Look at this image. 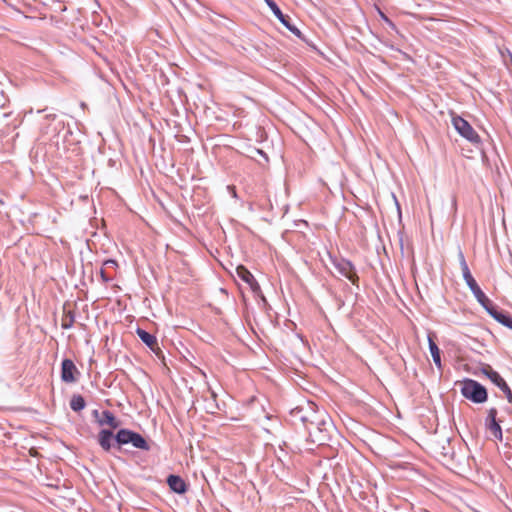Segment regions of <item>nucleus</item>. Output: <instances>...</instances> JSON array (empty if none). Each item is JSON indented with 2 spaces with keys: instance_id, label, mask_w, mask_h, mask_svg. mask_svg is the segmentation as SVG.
Wrapping results in <instances>:
<instances>
[{
  "instance_id": "6ab92c4d",
  "label": "nucleus",
  "mask_w": 512,
  "mask_h": 512,
  "mask_svg": "<svg viewBox=\"0 0 512 512\" xmlns=\"http://www.w3.org/2000/svg\"><path fill=\"white\" fill-rule=\"evenodd\" d=\"M86 406V402H85V399L79 395V394H74L70 400V407L73 411L75 412H79L81 410H83Z\"/></svg>"
},
{
  "instance_id": "c85d7f7f",
  "label": "nucleus",
  "mask_w": 512,
  "mask_h": 512,
  "mask_svg": "<svg viewBox=\"0 0 512 512\" xmlns=\"http://www.w3.org/2000/svg\"><path fill=\"white\" fill-rule=\"evenodd\" d=\"M55 117H56V115H54V114L45 116L46 119H55Z\"/></svg>"
},
{
  "instance_id": "cd10ccee",
  "label": "nucleus",
  "mask_w": 512,
  "mask_h": 512,
  "mask_svg": "<svg viewBox=\"0 0 512 512\" xmlns=\"http://www.w3.org/2000/svg\"><path fill=\"white\" fill-rule=\"evenodd\" d=\"M256 151H257V153H258L259 155H262V156H264L265 158H267V157H266V154H265L262 150L257 149Z\"/></svg>"
},
{
  "instance_id": "9b49d317",
  "label": "nucleus",
  "mask_w": 512,
  "mask_h": 512,
  "mask_svg": "<svg viewBox=\"0 0 512 512\" xmlns=\"http://www.w3.org/2000/svg\"><path fill=\"white\" fill-rule=\"evenodd\" d=\"M236 274L241 280L247 283L253 291H257L260 289V286L256 279L254 278V276L252 275V273L243 265H239L236 268Z\"/></svg>"
},
{
  "instance_id": "4be33fe9",
  "label": "nucleus",
  "mask_w": 512,
  "mask_h": 512,
  "mask_svg": "<svg viewBox=\"0 0 512 512\" xmlns=\"http://www.w3.org/2000/svg\"><path fill=\"white\" fill-rule=\"evenodd\" d=\"M496 417H497V409L496 408H490L489 411H488L487 418H486V424L498 421L496 419Z\"/></svg>"
},
{
  "instance_id": "bb28decb",
  "label": "nucleus",
  "mask_w": 512,
  "mask_h": 512,
  "mask_svg": "<svg viewBox=\"0 0 512 512\" xmlns=\"http://www.w3.org/2000/svg\"><path fill=\"white\" fill-rule=\"evenodd\" d=\"M92 416L96 419V421L101 419V413L97 409L92 411Z\"/></svg>"
},
{
  "instance_id": "f8f14e48",
  "label": "nucleus",
  "mask_w": 512,
  "mask_h": 512,
  "mask_svg": "<svg viewBox=\"0 0 512 512\" xmlns=\"http://www.w3.org/2000/svg\"><path fill=\"white\" fill-rule=\"evenodd\" d=\"M136 334L141 339V341L144 344H146L153 352H155L156 354H158V352H161L158 345V341L154 335L150 334L149 332L141 328H137Z\"/></svg>"
},
{
  "instance_id": "9d476101",
  "label": "nucleus",
  "mask_w": 512,
  "mask_h": 512,
  "mask_svg": "<svg viewBox=\"0 0 512 512\" xmlns=\"http://www.w3.org/2000/svg\"><path fill=\"white\" fill-rule=\"evenodd\" d=\"M490 381L495 384L506 396L507 401L512 405V391L506 381L501 377L498 372H490Z\"/></svg>"
},
{
  "instance_id": "aec40b11",
  "label": "nucleus",
  "mask_w": 512,
  "mask_h": 512,
  "mask_svg": "<svg viewBox=\"0 0 512 512\" xmlns=\"http://www.w3.org/2000/svg\"><path fill=\"white\" fill-rule=\"evenodd\" d=\"M75 322V314L73 311H67L64 313L61 321V327L65 330L70 329Z\"/></svg>"
},
{
  "instance_id": "7ed1b4c3",
  "label": "nucleus",
  "mask_w": 512,
  "mask_h": 512,
  "mask_svg": "<svg viewBox=\"0 0 512 512\" xmlns=\"http://www.w3.org/2000/svg\"><path fill=\"white\" fill-rule=\"evenodd\" d=\"M291 415L295 420H300L308 429L309 426L314 425L322 417V411H318L316 404L313 402H307L305 405L293 409Z\"/></svg>"
},
{
  "instance_id": "ddd939ff",
  "label": "nucleus",
  "mask_w": 512,
  "mask_h": 512,
  "mask_svg": "<svg viewBox=\"0 0 512 512\" xmlns=\"http://www.w3.org/2000/svg\"><path fill=\"white\" fill-rule=\"evenodd\" d=\"M167 484L177 494H184L188 489L185 481L180 476L174 474L167 477Z\"/></svg>"
},
{
  "instance_id": "412c9836",
  "label": "nucleus",
  "mask_w": 512,
  "mask_h": 512,
  "mask_svg": "<svg viewBox=\"0 0 512 512\" xmlns=\"http://www.w3.org/2000/svg\"><path fill=\"white\" fill-rule=\"evenodd\" d=\"M487 428L491 431L492 435L498 439V440H502V429H501V426L499 424V421H495V422H491V423H488L486 424Z\"/></svg>"
},
{
  "instance_id": "c756f323",
  "label": "nucleus",
  "mask_w": 512,
  "mask_h": 512,
  "mask_svg": "<svg viewBox=\"0 0 512 512\" xmlns=\"http://www.w3.org/2000/svg\"><path fill=\"white\" fill-rule=\"evenodd\" d=\"M444 456H447L449 454V452H443L442 453Z\"/></svg>"
},
{
  "instance_id": "6e6552de",
  "label": "nucleus",
  "mask_w": 512,
  "mask_h": 512,
  "mask_svg": "<svg viewBox=\"0 0 512 512\" xmlns=\"http://www.w3.org/2000/svg\"><path fill=\"white\" fill-rule=\"evenodd\" d=\"M486 312L497 322L512 330V315L503 310H499L494 304L489 308L486 307Z\"/></svg>"
},
{
  "instance_id": "0eeeda50",
  "label": "nucleus",
  "mask_w": 512,
  "mask_h": 512,
  "mask_svg": "<svg viewBox=\"0 0 512 512\" xmlns=\"http://www.w3.org/2000/svg\"><path fill=\"white\" fill-rule=\"evenodd\" d=\"M333 266L337 270V272L350 280L353 284H355L358 281V276L356 274L355 268L353 264L346 259H333L332 260Z\"/></svg>"
},
{
  "instance_id": "2eb2a0df",
  "label": "nucleus",
  "mask_w": 512,
  "mask_h": 512,
  "mask_svg": "<svg viewBox=\"0 0 512 512\" xmlns=\"http://www.w3.org/2000/svg\"><path fill=\"white\" fill-rule=\"evenodd\" d=\"M97 423L100 426L108 425L111 430L120 426V421L109 410H104L101 412V419H98Z\"/></svg>"
},
{
  "instance_id": "b1692460",
  "label": "nucleus",
  "mask_w": 512,
  "mask_h": 512,
  "mask_svg": "<svg viewBox=\"0 0 512 512\" xmlns=\"http://www.w3.org/2000/svg\"><path fill=\"white\" fill-rule=\"evenodd\" d=\"M482 372L484 375H486L488 378H489V375L490 372H496L495 370L492 369V367L488 364H486L483 368H482Z\"/></svg>"
},
{
  "instance_id": "4468645a",
  "label": "nucleus",
  "mask_w": 512,
  "mask_h": 512,
  "mask_svg": "<svg viewBox=\"0 0 512 512\" xmlns=\"http://www.w3.org/2000/svg\"><path fill=\"white\" fill-rule=\"evenodd\" d=\"M115 435L111 429H102L98 434V443L104 451H109L113 446Z\"/></svg>"
},
{
  "instance_id": "f257e3e1",
  "label": "nucleus",
  "mask_w": 512,
  "mask_h": 512,
  "mask_svg": "<svg viewBox=\"0 0 512 512\" xmlns=\"http://www.w3.org/2000/svg\"><path fill=\"white\" fill-rule=\"evenodd\" d=\"M458 258L465 283L471 290L472 294L474 295L478 303L486 310V307L489 308L493 304V302L485 295V293L482 291V289L479 287L476 280L472 276L462 251H459Z\"/></svg>"
},
{
  "instance_id": "a878e982",
  "label": "nucleus",
  "mask_w": 512,
  "mask_h": 512,
  "mask_svg": "<svg viewBox=\"0 0 512 512\" xmlns=\"http://www.w3.org/2000/svg\"><path fill=\"white\" fill-rule=\"evenodd\" d=\"M101 278H102V280H103L104 282H109V281L111 280V279H110V277H108V276L106 275V273H105V271H104L103 269L101 270Z\"/></svg>"
},
{
  "instance_id": "393cba45",
  "label": "nucleus",
  "mask_w": 512,
  "mask_h": 512,
  "mask_svg": "<svg viewBox=\"0 0 512 512\" xmlns=\"http://www.w3.org/2000/svg\"><path fill=\"white\" fill-rule=\"evenodd\" d=\"M106 266H117V262L115 260L109 259L104 262Z\"/></svg>"
},
{
  "instance_id": "dca6fc26",
  "label": "nucleus",
  "mask_w": 512,
  "mask_h": 512,
  "mask_svg": "<svg viewBox=\"0 0 512 512\" xmlns=\"http://www.w3.org/2000/svg\"><path fill=\"white\" fill-rule=\"evenodd\" d=\"M434 337H435L434 334H432V333L428 334L429 350H430L433 362L439 369H441L442 363H441L440 349L438 348L437 344L435 343Z\"/></svg>"
},
{
  "instance_id": "a211bd4d",
  "label": "nucleus",
  "mask_w": 512,
  "mask_h": 512,
  "mask_svg": "<svg viewBox=\"0 0 512 512\" xmlns=\"http://www.w3.org/2000/svg\"><path fill=\"white\" fill-rule=\"evenodd\" d=\"M134 448L148 451L150 446L146 439L138 432H134L130 443Z\"/></svg>"
},
{
  "instance_id": "f3484780",
  "label": "nucleus",
  "mask_w": 512,
  "mask_h": 512,
  "mask_svg": "<svg viewBox=\"0 0 512 512\" xmlns=\"http://www.w3.org/2000/svg\"><path fill=\"white\" fill-rule=\"evenodd\" d=\"M135 431L123 428L118 430V432L115 435V442L120 447L122 445L129 444L132 440V436Z\"/></svg>"
},
{
  "instance_id": "423d86ee",
  "label": "nucleus",
  "mask_w": 512,
  "mask_h": 512,
  "mask_svg": "<svg viewBox=\"0 0 512 512\" xmlns=\"http://www.w3.org/2000/svg\"><path fill=\"white\" fill-rule=\"evenodd\" d=\"M273 12L274 16L295 36L301 38V31L291 22V18L285 15L274 0H264Z\"/></svg>"
},
{
  "instance_id": "f03ea898",
  "label": "nucleus",
  "mask_w": 512,
  "mask_h": 512,
  "mask_svg": "<svg viewBox=\"0 0 512 512\" xmlns=\"http://www.w3.org/2000/svg\"><path fill=\"white\" fill-rule=\"evenodd\" d=\"M332 428L331 418L322 411V417L314 425L309 426L307 431L312 438V442L324 445L330 438Z\"/></svg>"
},
{
  "instance_id": "20e7f679",
  "label": "nucleus",
  "mask_w": 512,
  "mask_h": 512,
  "mask_svg": "<svg viewBox=\"0 0 512 512\" xmlns=\"http://www.w3.org/2000/svg\"><path fill=\"white\" fill-rule=\"evenodd\" d=\"M461 393L466 399L477 404L484 403L488 397L486 388L472 379H466L464 381Z\"/></svg>"
},
{
  "instance_id": "5701e85b",
  "label": "nucleus",
  "mask_w": 512,
  "mask_h": 512,
  "mask_svg": "<svg viewBox=\"0 0 512 512\" xmlns=\"http://www.w3.org/2000/svg\"><path fill=\"white\" fill-rule=\"evenodd\" d=\"M9 104V98L7 97V95L1 91L0 92V108L3 109V108H6Z\"/></svg>"
},
{
  "instance_id": "39448f33",
  "label": "nucleus",
  "mask_w": 512,
  "mask_h": 512,
  "mask_svg": "<svg viewBox=\"0 0 512 512\" xmlns=\"http://www.w3.org/2000/svg\"><path fill=\"white\" fill-rule=\"evenodd\" d=\"M452 124L455 130L465 139L471 143H479L480 137L477 132L473 129L468 121L460 116H454L452 118Z\"/></svg>"
},
{
  "instance_id": "1a4fd4ad",
  "label": "nucleus",
  "mask_w": 512,
  "mask_h": 512,
  "mask_svg": "<svg viewBox=\"0 0 512 512\" xmlns=\"http://www.w3.org/2000/svg\"><path fill=\"white\" fill-rule=\"evenodd\" d=\"M78 373L74 362L71 359H64L61 363V380L65 383H73L76 381L74 376Z\"/></svg>"
}]
</instances>
